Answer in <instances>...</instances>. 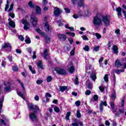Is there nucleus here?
<instances>
[{
    "label": "nucleus",
    "instance_id": "nucleus-40",
    "mask_svg": "<svg viewBox=\"0 0 126 126\" xmlns=\"http://www.w3.org/2000/svg\"><path fill=\"white\" fill-rule=\"evenodd\" d=\"M89 49H90V47H89L88 45H86L83 48V50H84V51H86V52H89Z\"/></svg>",
    "mask_w": 126,
    "mask_h": 126
},
{
    "label": "nucleus",
    "instance_id": "nucleus-15",
    "mask_svg": "<svg viewBox=\"0 0 126 126\" xmlns=\"http://www.w3.org/2000/svg\"><path fill=\"white\" fill-rule=\"evenodd\" d=\"M36 65L38 68H41V69H43V62L41 60H38V61L36 63Z\"/></svg>",
    "mask_w": 126,
    "mask_h": 126
},
{
    "label": "nucleus",
    "instance_id": "nucleus-5",
    "mask_svg": "<svg viewBox=\"0 0 126 126\" xmlns=\"http://www.w3.org/2000/svg\"><path fill=\"white\" fill-rule=\"evenodd\" d=\"M22 23L24 24V30H28L30 29V24L27 21V20L26 19H22Z\"/></svg>",
    "mask_w": 126,
    "mask_h": 126
},
{
    "label": "nucleus",
    "instance_id": "nucleus-2",
    "mask_svg": "<svg viewBox=\"0 0 126 126\" xmlns=\"http://www.w3.org/2000/svg\"><path fill=\"white\" fill-rule=\"evenodd\" d=\"M93 23L95 26H100L102 24V18L98 16L94 17L93 21Z\"/></svg>",
    "mask_w": 126,
    "mask_h": 126
},
{
    "label": "nucleus",
    "instance_id": "nucleus-56",
    "mask_svg": "<svg viewBox=\"0 0 126 126\" xmlns=\"http://www.w3.org/2000/svg\"><path fill=\"white\" fill-rule=\"evenodd\" d=\"M86 95H90L91 94V91L89 90H88L85 92Z\"/></svg>",
    "mask_w": 126,
    "mask_h": 126
},
{
    "label": "nucleus",
    "instance_id": "nucleus-41",
    "mask_svg": "<svg viewBox=\"0 0 126 126\" xmlns=\"http://www.w3.org/2000/svg\"><path fill=\"white\" fill-rule=\"evenodd\" d=\"M91 11H90V10L89 9H87L85 11V15H89V14H90Z\"/></svg>",
    "mask_w": 126,
    "mask_h": 126
},
{
    "label": "nucleus",
    "instance_id": "nucleus-53",
    "mask_svg": "<svg viewBox=\"0 0 126 126\" xmlns=\"http://www.w3.org/2000/svg\"><path fill=\"white\" fill-rule=\"evenodd\" d=\"M78 13V16L79 17H82V16H83V13H82V11H79Z\"/></svg>",
    "mask_w": 126,
    "mask_h": 126
},
{
    "label": "nucleus",
    "instance_id": "nucleus-49",
    "mask_svg": "<svg viewBox=\"0 0 126 126\" xmlns=\"http://www.w3.org/2000/svg\"><path fill=\"white\" fill-rule=\"evenodd\" d=\"M79 82H78V77L77 76H76V78L75 79V81H74V84H79Z\"/></svg>",
    "mask_w": 126,
    "mask_h": 126
},
{
    "label": "nucleus",
    "instance_id": "nucleus-47",
    "mask_svg": "<svg viewBox=\"0 0 126 126\" xmlns=\"http://www.w3.org/2000/svg\"><path fill=\"white\" fill-rule=\"evenodd\" d=\"M18 38L19 40L22 41V42H23V41H24V37H23V36H22V35H19Z\"/></svg>",
    "mask_w": 126,
    "mask_h": 126
},
{
    "label": "nucleus",
    "instance_id": "nucleus-38",
    "mask_svg": "<svg viewBox=\"0 0 126 126\" xmlns=\"http://www.w3.org/2000/svg\"><path fill=\"white\" fill-rule=\"evenodd\" d=\"M54 111L56 113H59L60 112V108L58 106H55L54 107Z\"/></svg>",
    "mask_w": 126,
    "mask_h": 126
},
{
    "label": "nucleus",
    "instance_id": "nucleus-30",
    "mask_svg": "<svg viewBox=\"0 0 126 126\" xmlns=\"http://www.w3.org/2000/svg\"><path fill=\"white\" fill-rule=\"evenodd\" d=\"M91 78L92 80L94 81V80H96V74H95L94 73H92L91 75Z\"/></svg>",
    "mask_w": 126,
    "mask_h": 126
},
{
    "label": "nucleus",
    "instance_id": "nucleus-39",
    "mask_svg": "<svg viewBox=\"0 0 126 126\" xmlns=\"http://www.w3.org/2000/svg\"><path fill=\"white\" fill-rule=\"evenodd\" d=\"M6 3L7 4H6L5 7V11H7V9H8V7H9V4H8L9 2H8V0H7Z\"/></svg>",
    "mask_w": 126,
    "mask_h": 126
},
{
    "label": "nucleus",
    "instance_id": "nucleus-42",
    "mask_svg": "<svg viewBox=\"0 0 126 126\" xmlns=\"http://www.w3.org/2000/svg\"><path fill=\"white\" fill-rule=\"evenodd\" d=\"M65 27L67 29H69V30H70V31H73V30H74V28H73V27H69L67 25H65Z\"/></svg>",
    "mask_w": 126,
    "mask_h": 126
},
{
    "label": "nucleus",
    "instance_id": "nucleus-64",
    "mask_svg": "<svg viewBox=\"0 0 126 126\" xmlns=\"http://www.w3.org/2000/svg\"><path fill=\"white\" fill-rule=\"evenodd\" d=\"M71 126H78V123H72Z\"/></svg>",
    "mask_w": 126,
    "mask_h": 126
},
{
    "label": "nucleus",
    "instance_id": "nucleus-51",
    "mask_svg": "<svg viewBox=\"0 0 126 126\" xmlns=\"http://www.w3.org/2000/svg\"><path fill=\"white\" fill-rule=\"evenodd\" d=\"M88 87L89 89H92V88H93V85L92 84V83H90L88 84Z\"/></svg>",
    "mask_w": 126,
    "mask_h": 126
},
{
    "label": "nucleus",
    "instance_id": "nucleus-34",
    "mask_svg": "<svg viewBox=\"0 0 126 126\" xmlns=\"http://www.w3.org/2000/svg\"><path fill=\"white\" fill-rule=\"evenodd\" d=\"M76 117L78 119H80V118H81V114L80 113V111L78 110L76 112Z\"/></svg>",
    "mask_w": 126,
    "mask_h": 126
},
{
    "label": "nucleus",
    "instance_id": "nucleus-22",
    "mask_svg": "<svg viewBox=\"0 0 126 126\" xmlns=\"http://www.w3.org/2000/svg\"><path fill=\"white\" fill-rule=\"evenodd\" d=\"M115 66L117 67H120V66H122V65H123V64H122V63H121V62H120V61L119 60H116L115 61Z\"/></svg>",
    "mask_w": 126,
    "mask_h": 126
},
{
    "label": "nucleus",
    "instance_id": "nucleus-32",
    "mask_svg": "<svg viewBox=\"0 0 126 126\" xmlns=\"http://www.w3.org/2000/svg\"><path fill=\"white\" fill-rule=\"evenodd\" d=\"M99 50H100V46H94V47L93 51H94V52H98Z\"/></svg>",
    "mask_w": 126,
    "mask_h": 126
},
{
    "label": "nucleus",
    "instance_id": "nucleus-35",
    "mask_svg": "<svg viewBox=\"0 0 126 126\" xmlns=\"http://www.w3.org/2000/svg\"><path fill=\"white\" fill-rule=\"evenodd\" d=\"M103 78L105 82H108V81H109V76L108 74H105Z\"/></svg>",
    "mask_w": 126,
    "mask_h": 126
},
{
    "label": "nucleus",
    "instance_id": "nucleus-36",
    "mask_svg": "<svg viewBox=\"0 0 126 126\" xmlns=\"http://www.w3.org/2000/svg\"><path fill=\"white\" fill-rule=\"evenodd\" d=\"M18 82L20 83V84L21 85L22 88L24 90H25V87H24V84H23V83L21 82L20 80H17Z\"/></svg>",
    "mask_w": 126,
    "mask_h": 126
},
{
    "label": "nucleus",
    "instance_id": "nucleus-48",
    "mask_svg": "<svg viewBox=\"0 0 126 126\" xmlns=\"http://www.w3.org/2000/svg\"><path fill=\"white\" fill-rule=\"evenodd\" d=\"M66 33L67 35H69V36H72L73 37H74V36H75V34L73 32H67Z\"/></svg>",
    "mask_w": 126,
    "mask_h": 126
},
{
    "label": "nucleus",
    "instance_id": "nucleus-21",
    "mask_svg": "<svg viewBox=\"0 0 126 126\" xmlns=\"http://www.w3.org/2000/svg\"><path fill=\"white\" fill-rule=\"evenodd\" d=\"M3 119H0V125H3L4 126H5V122H6V119H5V117L4 116H2ZM5 120V121H4Z\"/></svg>",
    "mask_w": 126,
    "mask_h": 126
},
{
    "label": "nucleus",
    "instance_id": "nucleus-37",
    "mask_svg": "<svg viewBox=\"0 0 126 126\" xmlns=\"http://www.w3.org/2000/svg\"><path fill=\"white\" fill-rule=\"evenodd\" d=\"M103 61H104L103 57H101L100 59L99 60L98 62L100 66H103V64L102 63V62H103Z\"/></svg>",
    "mask_w": 126,
    "mask_h": 126
},
{
    "label": "nucleus",
    "instance_id": "nucleus-9",
    "mask_svg": "<svg viewBox=\"0 0 126 126\" xmlns=\"http://www.w3.org/2000/svg\"><path fill=\"white\" fill-rule=\"evenodd\" d=\"M2 49L5 50L6 49H8L7 52H10L11 51V46L9 43H5L4 45L2 47Z\"/></svg>",
    "mask_w": 126,
    "mask_h": 126
},
{
    "label": "nucleus",
    "instance_id": "nucleus-1",
    "mask_svg": "<svg viewBox=\"0 0 126 126\" xmlns=\"http://www.w3.org/2000/svg\"><path fill=\"white\" fill-rule=\"evenodd\" d=\"M28 108L31 111L30 118L32 121H37V111H39V107L33 103L28 104Z\"/></svg>",
    "mask_w": 126,
    "mask_h": 126
},
{
    "label": "nucleus",
    "instance_id": "nucleus-63",
    "mask_svg": "<svg viewBox=\"0 0 126 126\" xmlns=\"http://www.w3.org/2000/svg\"><path fill=\"white\" fill-rule=\"evenodd\" d=\"M68 41L71 45H72V43H73V39L72 38H69Z\"/></svg>",
    "mask_w": 126,
    "mask_h": 126
},
{
    "label": "nucleus",
    "instance_id": "nucleus-26",
    "mask_svg": "<svg viewBox=\"0 0 126 126\" xmlns=\"http://www.w3.org/2000/svg\"><path fill=\"white\" fill-rule=\"evenodd\" d=\"M125 72V69H123L122 70H120V69L115 70V72L117 74H120L121 72Z\"/></svg>",
    "mask_w": 126,
    "mask_h": 126
},
{
    "label": "nucleus",
    "instance_id": "nucleus-25",
    "mask_svg": "<svg viewBox=\"0 0 126 126\" xmlns=\"http://www.w3.org/2000/svg\"><path fill=\"white\" fill-rule=\"evenodd\" d=\"M17 94H18V96H19L20 97L22 98V99H23L24 100H25V97H24V95H23V93H22V92H18Z\"/></svg>",
    "mask_w": 126,
    "mask_h": 126
},
{
    "label": "nucleus",
    "instance_id": "nucleus-55",
    "mask_svg": "<svg viewBox=\"0 0 126 126\" xmlns=\"http://www.w3.org/2000/svg\"><path fill=\"white\" fill-rule=\"evenodd\" d=\"M45 40L46 43H50V41H51V38H50L49 37L47 36L45 38Z\"/></svg>",
    "mask_w": 126,
    "mask_h": 126
},
{
    "label": "nucleus",
    "instance_id": "nucleus-24",
    "mask_svg": "<svg viewBox=\"0 0 126 126\" xmlns=\"http://www.w3.org/2000/svg\"><path fill=\"white\" fill-rule=\"evenodd\" d=\"M67 89V87L66 86H60V91L61 92H63V91H65L66 89Z\"/></svg>",
    "mask_w": 126,
    "mask_h": 126
},
{
    "label": "nucleus",
    "instance_id": "nucleus-12",
    "mask_svg": "<svg viewBox=\"0 0 126 126\" xmlns=\"http://www.w3.org/2000/svg\"><path fill=\"white\" fill-rule=\"evenodd\" d=\"M104 106H105V107H106V106H107V102L102 101L100 104V113H102L103 112V109L104 108Z\"/></svg>",
    "mask_w": 126,
    "mask_h": 126
},
{
    "label": "nucleus",
    "instance_id": "nucleus-17",
    "mask_svg": "<svg viewBox=\"0 0 126 126\" xmlns=\"http://www.w3.org/2000/svg\"><path fill=\"white\" fill-rule=\"evenodd\" d=\"M48 50L45 49V50L43 51V53H41V55L45 59H47V56H48Z\"/></svg>",
    "mask_w": 126,
    "mask_h": 126
},
{
    "label": "nucleus",
    "instance_id": "nucleus-13",
    "mask_svg": "<svg viewBox=\"0 0 126 126\" xmlns=\"http://www.w3.org/2000/svg\"><path fill=\"white\" fill-rule=\"evenodd\" d=\"M116 11L118 12L117 15L118 18H121L122 17V8H121V7L116 8Z\"/></svg>",
    "mask_w": 126,
    "mask_h": 126
},
{
    "label": "nucleus",
    "instance_id": "nucleus-43",
    "mask_svg": "<svg viewBox=\"0 0 126 126\" xmlns=\"http://www.w3.org/2000/svg\"><path fill=\"white\" fill-rule=\"evenodd\" d=\"M81 104V102H80V100H77L75 102V104L76 105V106H77V107H79V106H80V104Z\"/></svg>",
    "mask_w": 126,
    "mask_h": 126
},
{
    "label": "nucleus",
    "instance_id": "nucleus-33",
    "mask_svg": "<svg viewBox=\"0 0 126 126\" xmlns=\"http://www.w3.org/2000/svg\"><path fill=\"white\" fill-rule=\"evenodd\" d=\"M53 80V77L51 76H48L47 77L46 81L47 82H51Z\"/></svg>",
    "mask_w": 126,
    "mask_h": 126
},
{
    "label": "nucleus",
    "instance_id": "nucleus-14",
    "mask_svg": "<svg viewBox=\"0 0 126 126\" xmlns=\"http://www.w3.org/2000/svg\"><path fill=\"white\" fill-rule=\"evenodd\" d=\"M8 20L9 21V26L12 28H15V23L13 22V21L11 20L10 18H9Z\"/></svg>",
    "mask_w": 126,
    "mask_h": 126
},
{
    "label": "nucleus",
    "instance_id": "nucleus-54",
    "mask_svg": "<svg viewBox=\"0 0 126 126\" xmlns=\"http://www.w3.org/2000/svg\"><path fill=\"white\" fill-rule=\"evenodd\" d=\"M64 10L66 13H70V10L68 8H65Z\"/></svg>",
    "mask_w": 126,
    "mask_h": 126
},
{
    "label": "nucleus",
    "instance_id": "nucleus-60",
    "mask_svg": "<svg viewBox=\"0 0 126 126\" xmlns=\"http://www.w3.org/2000/svg\"><path fill=\"white\" fill-rule=\"evenodd\" d=\"M109 104L110 105L111 109L113 108H115V104H114V102H110Z\"/></svg>",
    "mask_w": 126,
    "mask_h": 126
},
{
    "label": "nucleus",
    "instance_id": "nucleus-11",
    "mask_svg": "<svg viewBox=\"0 0 126 126\" xmlns=\"http://www.w3.org/2000/svg\"><path fill=\"white\" fill-rule=\"evenodd\" d=\"M44 29L46 32H51L52 31L50 30V26L47 21L44 22Z\"/></svg>",
    "mask_w": 126,
    "mask_h": 126
},
{
    "label": "nucleus",
    "instance_id": "nucleus-58",
    "mask_svg": "<svg viewBox=\"0 0 126 126\" xmlns=\"http://www.w3.org/2000/svg\"><path fill=\"white\" fill-rule=\"evenodd\" d=\"M42 82H43V81H42V80H39V79H38V80L36 81V84H38V85L41 84H42Z\"/></svg>",
    "mask_w": 126,
    "mask_h": 126
},
{
    "label": "nucleus",
    "instance_id": "nucleus-7",
    "mask_svg": "<svg viewBox=\"0 0 126 126\" xmlns=\"http://www.w3.org/2000/svg\"><path fill=\"white\" fill-rule=\"evenodd\" d=\"M55 70L58 74H62L63 75L66 74V71L63 68L57 67L55 68Z\"/></svg>",
    "mask_w": 126,
    "mask_h": 126
},
{
    "label": "nucleus",
    "instance_id": "nucleus-3",
    "mask_svg": "<svg viewBox=\"0 0 126 126\" xmlns=\"http://www.w3.org/2000/svg\"><path fill=\"white\" fill-rule=\"evenodd\" d=\"M4 91H5V92H10V91H11L10 82H5L4 83Z\"/></svg>",
    "mask_w": 126,
    "mask_h": 126
},
{
    "label": "nucleus",
    "instance_id": "nucleus-18",
    "mask_svg": "<svg viewBox=\"0 0 126 126\" xmlns=\"http://www.w3.org/2000/svg\"><path fill=\"white\" fill-rule=\"evenodd\" d=\"M112 50L113 53L116 55L118 54V53H119V51H118V46L116 45H114L112 47Z\"/></svg>",
    "mask_w": 126,
    "mask_h": 126
},
{
    "label": "nucleus",
    "instance_id": "nucleus-16",
    "mask_svg": "<svg viewBox=\"0 0 126 126\" xmlns=\"http://www.w3.org/2000/svg\"><path fill=\"white\" fill-rule=\"evenodd\" d=\"M35 12L37 15H40L41 14V12H42V10H41V8L38 6H36L35 9Z\"/></svg>",
    "mask_w": 126,
    "mask_h": 126
},
{
    "label": "nucleus",
    "instance_id": "nucleus-6",
    "mask_svg": "<svg viewBox=\"0 0 126 126\" xmlns=\"http://www.w3.org/2000/svg\"><path fill=\"white\" fill-rule=\"evenodd\" d=\"M31 22L33 27H35L37 25V22H38V19L33 15H32L31 17Z\"/></svg>",
    "mask_w": 126,
    "mask_h": 126
},
{
    "label": "nucleus",
    "instance_id": "nucleus-62",
    "mask_svg": "<svg viewBox=\"0 0 126 126\" xmlns=\"http://www.w3.org/2000/svg\"><path fill=\"white\" fill-rule=\"evenodd\" d=\"M82 38L83 40H87V41H88V38L86 35H82Z\"/></svg>",
    "mask_w": 126,
    "mask_h": 126
},
{
    "label": "nucleus",
    "instance_id": "nucleus-27",
    "mask_svg": "<svg viewBox=\"0 0 126 126\" xmlns=\"http://www.w3.org/2000/svg\"><path fill=\"white\" fill-rule=\"evenodd\" d=\"M71 114V113H70V112H68L67 113V114H66V116L65 117V119L66 121H69V117H70Z\"/></svg>",
    "mask_w": 126,
    "mask_h": 126
},
{
    "label": "nucleus",
    "instance_id": "nucleus-23",
    "mask_svg": "<svg viewBox=\"0 0 126 126\" xmlns=\"http://www.w3.org/2000/svg\"><path fill=\"white\" fill-rule=\"evenodd\" d=\"M111 98L112 100H116L117 96L116 95V91H114L113 93L111 94Z\"/></svg>",
    "mask_w": 126,
    "mask_h": 126
},
{
    "label": "nucleus",
    "instance_id": "nucleus-8",
    "mask_svg": "<svg viewBox=\"0 0 126 126\" xmlns=\"http://www.w3.org/2000/svg\"><path fill=\"white\" fill-rule=\"evenodd\" d=\"M63 12V10L61 9H60L57 7L54 8V13L55 16H56V17H58V16H60V14Z\"/></svg>",
    "mask_w": 126,
    "mask_h": 126
},
{
    "label": "nucleus",
    "instance_id": "nucleus-45",
    "mask_svg": "<svg viewBox=\"0 0 126 126\" xmlns=\"http://www.w3.org/2000/svg\"><path fill=\"white\" fill-rule=\"evenodd\" d=\"M119 112L120 113H121V114L125 113V108L124 107H121V109H119Z\"/></svg>",
    "mask_w": 126,
    "mask_h": 126
},
{
    "label": "nucleus",
    "instance_id": "nucleus-31",
    "mask_svg": "<svg viewBox=\"0 0 126 126\" xmlns=\"http://www.w3.org/2000/svg\"><path fill=\"white\" fill-rule=\"evenodd\" d=\"M3 103V97H2L0 99V111H1V109L2 108V103Z\"/></svg>",
    "mask_w": 126,
    "mask_h": 126
},
{
    "label": "nucleus",
    "instance_id": "nucleus-10",
    "mask_svg": "<svg viewBox=\"0 0 126 126\" xmlns=\"http://www.w3.org/2000/svg\"><path fill=\"white\" fill-rule=\"evenodd\" d=\"M57 37L61 41H65L67 38L65 35L61 33L58 34Z\"/></svg>",
    "mask_w": 126,
    "mask_h": 126
},
{
    "label": "nucleus",
    "instance_id": "nucleus-61",
    "mask_svg": "<svg viewBox=\"0 0 126 126\" xmlns=\"http://www.w3.org/2000/svg\"><path fill=\"white\" fill-rule=\"evenodd\" d=\"M9 16L11 17V18H14V14L13 13H10L9 14Z\"/></svg>",
    "mask_w": 126,
    "mask_h": 126
},
{
    "label": "nucleus",
    "instance_id": "nucleus-44",
    "mask_svg": "<svg viewBox=\"0 0 126 126\" xmlns=\"http://www.w3.org/2000/svg\"><path fill=\"white\" fill-rule=\"evenodd\" d=\"M12 69L13 71H18V67L17 66H13Z\"/></svg>",
    "mask_w": 126,
    "mask_h": 126
},
{
    "label": "nucleus",
    "instance_id": "nucleus-28",
    "mask_svg": "<svg viewBox=\"0 0 126 126\" xmlns=\"http://www.w3.org/2000/svg\"><path fill=\"white\" fill-rule=\"evenodd\" d=\"M26 38L25 42L26 44H31V40L30 39V38H29L28 36H26Z\"/></svg>",
    "mask_w": 126,
    "mask_h": 126
},
{
    "label": "nucleus",
    "instance_id": "nucleus-50",
    "mask_svg": "<svg viewBox=\"0 0 126 126\" xmlns=\"http://www.w3.org/2000/svg\"><path fill=\"white\" fill-rule=\"evenodd\" d=\"M52 97V95H51V94L47 93L45 94V97L46 98V99H48V98H51Z\"/></svg>",
    "mask_w": 126,
    "mask_h": 126
},
{
    "label": "nucleus",
    "instance_id": "nucleus-29",
    "mask_svg": "<svg viewBox=\"0 0 126 126\" xmlns=\"http://www.w3.org/2000/svg\"><path fill=\"white\" fill-rule=\"evenodd\" d=\"M74 70H75L74 66H71L69 68V72H70V73H73V72H74Z\"/></svg>",
    "mask_w": 126,
    "mask_h": 126
},
{
    "label": "nucleus",
    "instance_id": "nucleus-57",
    "mask_svg": "<svg viewBox=\"0 0 126 126\" xmlns=\"http://www.w3.org/2000/svg\"><path fill=\"white\" fill-rule=\"evenodd\" d=\"M28 5H29V6H30V7H34V4L32 3V2L31 1L29 2Z\"/></svg>",
    "mask_w": 126,
    "mask_h": 126
},
{
    "label": "nucleus",
    "instance_id": "nucleus-46",
    "mask_svg": "<svg viewBox=\"0 0 126 126\" xmlns=\"http://www.w3.org/2000/svg\"><path fill=\"white\" fill-rule=\"evenodd\" d=\"M13 5H14V4L13 3L11 4L10 5V8L8 10V11L9 12H10V11H11L12 10V9H13Z\"/></svg>",
    "mask_w": 126,
    "mask_h": 126
},
{
    "label": "nucleus",
    "instance_id": "nucleus-19",
    "mask_svg": "<svg viewBox=\"0 0 126 126\" xmlns=\"http://www.w3.org/2000/svg\"><path fill=\"white\" fill-rule=\"evenodd\" d=\"M78 6L80 7L84 6V0H79L78 1Z\"/></svg>",
    "mask_w": 126,
    "mask_h": 126
},
{
    "label": "nucleus",
    "instance_id": "nucleus-59",
    "mask_svg": "<svg viewBox=\"0 0 126 126\" xmlns=\"http://www.w3.org/2000/svg\"><path fill=\"white\" fill-rule=\"evenodd\" d=\"M94 101H97V100H98V95L97 94L94 95Z\"/></svg>",
    "mask_w": 126,
    "mask_h": 126
},
{
    "label": "nucleus",
    "instance_id": "nucleus-20",
    "mask_svg": "<svg viewBox=\"0 0 126 126\" xmlns=\"http://www.w3.org/2000/svg\"><path fill=\"white\" fill-rule=\"evenodd\" d=\"M92 34L94 36H95L97 39H101V38H102V35L99 33L93 32Z\"/></svg>",
    "mask_w": 126,
    "mask_h": 126
},
{
    "label": "nucleus",
    "instance_id": "nucleus-4",
    "mask_svg": "<svg viewBox=\"0 0 126 126\" xmlns=\"http://www.w3.org/2000/svg\"><path fill=\"white\" fill-rule=\"evenodd\" d=\"M102 21L103 22L105 26L110 25V17L108 16H102Z\"/></svg>",
    "mask_w": 126,
    "mask_h": 126
},
{
    "label": "nucleus",
    "instance_id": "nucleus-52",
    "mask_svg": "<svg viewBox=\"0 0 126 126\" xmlns=\"http://www.w3.org/2000/svg\"><path fill=\"white\" fill-rule=\"evenodd\" d=\"M58 26L59 27L63 26V22H62V21H61V20H58Z\"/></svg>",
    "mask_w": 126,
    "mask_h": 126
}]
</instances>
